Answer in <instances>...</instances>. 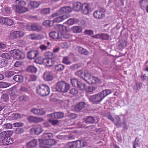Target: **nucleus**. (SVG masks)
I'll use <instances>...</instances> for the list:
<instances>
[{"instance_id": "1", "label": "nucleus", "mask_w": 148, "mask_h": 148, "mask_svg": "<svg viewBox=\"0 0 148 148\" xmlns=\"http://www.w3.org/2000/svg\"><path fill=\"white\" fill-rule=\"evenodd\" d=\"M16 2L17 4L14 6V9L15 10L16 12L23 13L29 10L28 8L25 7L26 4L25 1L17 0L16 1Z\"/></svg>"}, {"instance_id": "2", "label": "nucleus", "mask_w": 148, "mask_h": 148, "mask_svg": "<svg viewBox=\"0 0 148 148\" xmlns=\"http://www.w3.org/2000/svg\"><path fill=\"white\" fill-rule=\"evenodd\" d=\"M83 79L90 84H94L100 82L99 79L92 76L91 73L88 71L83 74Z\"/></svg>"}, {"instance_id": "3", "label": "nucleus", "mask_w": 148, "mask_h": 148, "mask_svg": "<svg viewBox=\"0 0 148 148\" xmlns=\"http://www.w3.org/2000/svg\"><path fill=\"white\" fill-rule=\"evenodd\" d=\"M36 91L38 95L42 96L48 95L50 92V89L49 86L43 84L38 86L36 88Z\"/></svg>"}, {"instance_id": "4", "label": "nucleus", "mask_w": 148, "mask_h": 148, "mask_svg": "<svg viewBox=\"0 0 148 148\" xmlns=\"http://www.w3.org/2000/svg\"><path fill=\"white\" fill-rule=\"evenodd\" d=\"M56 143V140L53 139L43 140L40 142V146L41 148H48V145H54Z\"/></svg>"}, {"instance_id": "5", "label": "nucleus", "mask_w": 148, "mask_h": 148, "mask_svg": "<svg viewBox=\"0 0 148 148\" xmlns=\"http://www.w3.org/2000/svg\"><path fill=\"white\" fill-rule=\"evenodd\" d=\"M56 88L59 91L66 92L69 88V84L63 81L59 82L56 86Z\"/></svg>"}, {"instance_id": "6", "label": "nucleus", "mask_w": 148, "mask_h": 148, "mask_svg": "<svg viewBox=\"0 0 148 148\" xmlns=\"http://www.w3.org/2000/svg\"><path fill=\"white\" fill-rule=\"evenodd\" d=\"M10 54L13 57L17 59H23L25 57V55L23 52L16 49L11 51Z\"/></svg>"}, {"instance_id": "7", "label": "nucleus", "mask_w": 148, "mask_h": 148, "mask_svg": "<svg viewBox=\"0 0 148 148\" xmlns=\"http://www.w3.org/2000/svg\"><path fill=\"white\" fill-rule=\"evenodd\" d=\"M103 99L100 92L91 96L90 97V101L93 104H98Z\"/></svg>"}, {"instance_id": "8", "label": "nucleus", "mask_w": 148, "mask_h": 148, "mask_svg": "<svg viewBox=\"0 0 148 148\" xmlns=\"http://www.w3.org/2000/svg\"><path fill=\"white\" fill-rule=\"evenodd\" d=\"M24 35V34L23 32L16 31L11 32L10 33L9 37L11 39H15L22 37Z\"/></svg>"}, {"instance_id": "9", "label": "nucleus", "mask_w": 148, "mask_h": 148, "mask_svg": "<svg viewBox=\"0 0 148 148\" xmlns=\"http://www.w3.org/2000/svg\"><path fill=\"white\" fill-rule=\"evenodd\" d=\"M71 8L69 6H65L62 8L59 11L60 15H66L68 18L70 16L69 13L71 11Z\"/></svg>"}, {"instance_id": "10", "label": "nucleus", "mask_w": 148, "mask_h": 148, "mask_svg": "<svg viewBox=\"0 0 148 148\" xmlns=\"http://www.w3.org/2000/svg\"><path fill=\"white\" fill-rule=\"evenodd\" d=\"M56 137L58 139L62 140H68L74 138V136L71 134L66 135L63 134L62 133L60 134L59 135L57 136Z\"/></svg>"}, {"instance_id": "11", "label": "nucleus", "mask_w": 148, "mask_h": 148, "mask_svg": "<svg viewBox=\"0 0 148 148\" xmlns=\"http://www.w3.org/2000/svg\"><path fill=\"white\" fill-rule=\"evenodd\" d=\"M31 112L34 114L41 116L44 115L46 112L43 109H37L34 108L31 110Z\"/></svg>"}, {"instance_id": "12", "label": "nucleus", "mask_w": 148, "mask_h": 148, "mask_svg": "<svg viewBox=\"0 0 148 148\" xmlns=\"http://www.w3.org/2000/svg\"><path fill=\"white\" fill-rule=\"evenodd\" d=\"M93 14L95 18L99 19H101L105 16V14L103 11L101 10L95 11Z\"/></svg>"}, {"instance_id": "13", "label": "nucleus", "mask_w": 148, "mask_h": 148, "mask_svg": "<svg viewBox=\"0 0 148 148\" xmlns=\"http://www.w3.org/2000/svg\"><path fill=\"white\" fill-rule=\"evenodd\" d=\"M0 23H2L10 26L14 23L13 21L10 19L4 17H0Z\"/></svg>"}, {"instance_id": "14", "label": "nucleus", "mask_w": 148, "mask_h": 148, "mask_svg": "<svg viewBox=\"0 0 148 148\" xmlns=\"http://www.w3.org/2000/svg\"><path fill=\"white\" fill-rule=\"evenodd\" d=\"M38 54V53L37 50H31L29 51L27 55L28 58L29 59H34Z\"/></svg>"}, {"instance_id": "15", "label": "nucleus", "mask_w": 148, "mask_h": 148, "mask_svg": "<svg viewBox=\"0 0 148 148\" xmlns=\"http://www.w3.org/2000/svg\"><path fill=\"white\" fill-rule=\"evenodd\" d=\"M43 78L45 81H50L53 80V77L51 72L47 71L43 74Z\"/></svg>"}, {"instance_id": "16", "label": "nucleus", "mask_w": 148, "mask_h": 148, "mask_svg": "<svg viewBox=\"0 0 148 148\" xmlns=\"http://www.w3.org/2000/svg\"><path fill=\"white\" fill-rule=\"evenodd\" d=\"M60 15V16L55 18L53 21V23L60 22L68 18V16L66 15Z\"/></svg>"}, {"instance_id": "17", "label": "nucleus", "mask_w": 148, "mask_h": 148, "mask_svg": "<svg viewBox=\"0 0 148 148\" xmlns=\"http://www.w3.org/2000/svg\"><path fill=\"white\" fill-rule=\"evenodd\" d=\"M41 59L40 58H38L36 59L34 61L36 64H42V61ZM49 60L45 58L43 59L42 64L45 65H47L49 64Z\"/></svg>"}, {"instance_id": "18", "label": "nucleus", "mask_w": 148, "mask_h": 148, "mask_svg": "<svg viewBox=\"0 0 148 148\" xmlns=\"http://www.w3.org/2000/svg\"><path fill=\"white\" fill-rule=\"evenodd\" d=\"M49 116L56 119H61L64 116V114L62 112H56L49 114Z\"/></svg>"}, {"instance_id": "19", "label": "nucleus", "mask_w": 148, "mask_h": 148, "mask_svg": "<svg viewBox=\"0 0 148 148\" xmlns=\"http://www.w3.org/2000/svg\"><path fill=\"white\" fill-rule=\"evenodd\" d=\"M83 5L80 2H76L73 3L74 9L76 11H79L81 10L83 7Z\"/></svg>"}, {"instance_id": "20", "label": "nucleus", "mask_w": 148, "mask_h": 148, "mask_svg": "<svg viewBox=\"0 0 148 148\" xmlns=\"http://www.w3.org/2000/svg\"><path fill=\"white\" fill-rule=\"evenodd\" d=\"M31 130L32 132H34L35 134L38 135L42 132L43 130L40 126L39 125L32 128L31 129Z\"/></svg>"}, {"instance_id": "21", "label": "nucleus", "mask_w": 148, "mask_h": 148, "mask_svg": "<svg viewBox=\"0 0 148 148\" xmlns=\"http://www.w3.org/2000/svg\"><path fill=\"white\" fill-rule=\"evenodd\" d=\"M29 121L30 122L38 123L42 122L43 121V119L41 118L31 116L29 117Z\"/></svg>"}, {"instance_id": "22", "label": "nucleus", "mask_w": 148, "mask_h": 148, "mask_svg": "<svg viewBox=\"0 0 148 148\" xmlns=\"http://www.w3.org/2000/svg\"><path fill=\"white\" fill-rule=\"evenodd\" d=\"M86 104L84 102H81L77 104L75 107V110L77 111H79L85 107Z\"/></svg>"}, {"instance_id": "23", "label": "nucleus", "mask_w": 148, "mask_h": 148, "mask_svg": "<svg viewBox=\"0 0 148 148\" xmlns=\"http://www.w3.org/2000/svg\"><path fill=\"white\" fill-rule=\"evenodd\" d=\"M50 36L54 39L60 38V34L58 33L55 31H53L50 32L49 34Z\"/></svg>"}, {"instance_id": "24", "label": "nucleus", "mask_w": 148, "mask_h": 148, "mask_svg": "<svg viewBox=\"0 0 148 148\" xmlns=\"http://www.w3.org/2000/svg\"><path fill=\"white\" fill-rule=\"evenodd\" d=\"M38 142L36 139H34L29 142L27 144V145L29 147H35L38 144Z\"/></svg>"}, {"instance_id": "25", "label": "nucleus", "mask_w": 148, "mask_h": 148, "mask_svg": "<svg viewBox=\"0 0 148 148\" xmlns=\"http://www.w3.org/2000/svg\"><path fill=\"white\" fill-rule=\"evenodd\" d=\"M39 2L32 1H30L28 5L29 7L30 6L33 8H38L40 5Z\"/></svg>"}, {"instance_id": "26", "label": "nucleus", "mask_w": 148, "mask_h": 148, "mask_svg": "<svg viewBox=\"0 0 148 148\" xmlns=\"http://www.w3.org/2000/svg\"><path fill=\"white\" fill-rule=\"evenodd\" d=\"M31 28L33 31H39L42 29L41 26L36 23L32 24L31 26Z\"/></svg>"}, {"instance_id": "27", "label": "nucleus", "mask_w": 148, "mask_h": 148, "mask_svg": "<svg viewBox=\"0 0 148 148\" xmlns=\"http://www.w3.org/2000/svg\"><path fill=\"white\" fill-rule=\"evenodd\" d=\"M53 136V134L50 132H45L42 136V138L44 140L48 139V138H52Z\"/></svg>"}, {"instance_id": "28", "label": "nucleus", "mask_w": 148, "mask_h": 148, "mask_svg": "<svg viewBox=\"0 0 148 148\" xmlns=\"http://www.w3.org/2000/svg\"><path fill=\"white\" fill-rule=\"evenodd\" d=\"M103 99L105 97L111 93V91L109 89H106L100 92Z\"/></svg>"}, {"instance_id": "29", "label": "nucleus", "mask_w": 148, "mask_h": 148, "mask_svg": "<svg viewBox=\"0 0 148 148\" xmlns=\"http://www.w3.org/2000/svg\"><path fill=\"white\" fill-rule=\"evenodd\" d=\"M83 7L84 8L82 11V13L84 14H87L89 13V6L86 4H84Z\"/></svg>"}, {"instance_id": "30", "label": "nucleus", "mask_w": 148, "mask_h": 148, "mask_svg": "<svg viewBox=\"0 0 148 148\" xmlns=\"http://www.w3.org/2000/svg\"><path fill=\"white\" fill-rule=\"evenodd\" d=\"M27 71L29 72L36 73L37 71L36 68L33 66L30 65L26 69Z\"/></svg>"}, {"instance_id": "31", "label": "nucleus", "mask_w": 148, "mask_h": 148, "mask_svg": "<svg viewBox=\"0 0 148 148\" xmlns=\"http://www.w3.org/2000/svg\"><path fill=\"white\" fill-rule=\"evenodd\" d=\"M13 79L16 82H22L23 81V77L21 76L16 75L13 77Z\"/></svg>"}, {"instance_id": "32", "label": "nucleus", "mask_w": 148, "mask_h": 148, "mask_svg": "<svg viewBox=\"0 0 148 148\" xmlns=\"http://www.w3.org/2000/svg\"><path fill=\"white\" fill-rule=\"evenodd\" d=\"M73 148H81V143L80 140H77L76 142H72Z\"/></svg>"}, {"instance_id": "33", "label": "nucleus", "mask_w": 148, "mask_h": 148, "mask_svg": "<svg viewBox=\"0 0 148 148\" xmlns=\"http://www.w3.org/2000/svg\"><path fill=\"white\" fill-rule=\"evenodd\" d=\"M72 29L74 33H80L82 32L81 27L78 26H74L73 27Z\"/></svg>"}, {"instance_id": "34", "label": "nucleus", "mask_w": 148, "mask_h": 148, "mask_svg": "<svg viewBox=\"0 0 148 148\" xmlns=\"http://www.w3.org/2000/svg\"><path fill=\"white\" fill-rule=\"evenodd\" d=\"M78 52L80 53L86 55H87L88 54V52L86 49L83 47H78Z\"/></svg>"}, {"instance_id": "35", "label": "nucleus", "mask_w": 148, "mask_h": 148, "mask_svg": "<svg viewBox=\"0 0 148 148\" xmlns=\"http://www.w3.org/2000/svg\"><path fill=\"white\" fill-rule=\"evenodd\" d=\"M44 55L46 58L48 59H51L54 57V55L51 52L47 51L45 52Z\"/></svg>"}, {"instance_id": "36", "label": "nucleus", "mask_w": 148, "mask_h": 148, "mask_svg": "<svg viewBox=\"0 0 148 148\" xmlns=\"http://www.w3.org/2000/svg\"><path fill=\"white\" fill-rule=\"evenodd\" d=\"M40 35L38 34H33L28 35V37L32 40H37L39 38Z\"/></svg>"}, {"instance_id": "37", "label": "nucleus", "mask_w": 148, "mask_h": 148, "mask_svg": "<svg viewBox=\"0 0 148 148\" xmlns=\"http://www.w3.org/2000/svg\"><path fill=\"white\" fill-rule=\"evenodd\" d=\"M10 117L12 119H15L22 118L23 116L19 113H15L12 114Z\"/></svg>"}, {"instance_id": "38", "label": "nucleus", "mask_w": 148, "mask_h": 148, "mask_svg": "<svg viewBox=\"0 0 148 148\" xmlns=\"http://www.w3.org/2000/svg\"><path fill=\"white\" fill-rule=\"evenodd\" d=\"M95 119L93 117L88 116L86 119V122L88 124L93 123L95 122Z\"/></svg>"}, {"instance_id": "39", "label": "nucleus", "mask_w": 148, "mask_h": 148, "mask_svg": "<svg viewBox=\"0 0 148 148\" xmlns=\"http://www.w3.org/2000/svg\"><path fill=\"white\" fill-rule=\"evenodd\" d=\"M12 138L10 137H8L5 138L3 140V141L4 143V144L6 145H8L12 143Z\"/></svg>"}, {"instance_id": "40", "label": "nucleus", "mask_w": 148, "mask_h": 148, "mask_svg": "<svg viewBox=\"0 0 148 148\" xmlns=\"http://www.w3.org/2000/svg\"><path fill=\"white\" fill-rule=\"evenodd\" d=\"M16 72L13 71H7L5 73V76L7 77H9L15 74Z\"/></svg>"}, {"instance_id": "41", "label": "nucleus", "mask_w": 148, "mask_h": 148, "mask_svg": "<svg viewBox=\"0 0 148 148\" xmlns=\"http://www.w3.org/2000/svg\"><path fill=\"white\" fill-rule=\"evenodd\" d=\"M87 70L85 71H83V70H80L75 73V74L78 77L83 79V74L85 73L86 72Z\"/></svg>"}, {"instance_id": "42", "label": "nucleus", "mask_w": 148, "mask_h": 148, "mask_svg": "<svg viewBox=\"0 0 148 148\" xmlns=\"http://www.w3.org/2000/svg\"><path fill=\"white\" fill-rule=\"evenodd\" d=\"M24 131V129L22 128H16L14 131V133L18 134H20L23 133Z\"/></svg>"}, {"instance_id": "43", "label": "nucleus", "mask_w": 148, "mask_h": 148, "mask_svg": "<svg viewBox=\"0 0 148 148\" xmlns=\"http://www.w3.org/2000/svg\"><path fill=\"white\" fill-rule=\"evenodd\" d=\"M10 84L8 83L5 82H0V88H3L9 87Z\"/></svg>"}, {"instance_id": "44", "label": "nucleus", "mask_w": 148, "mask_h": 148, "mask_svg": "<svg viewBox=\"0 0 148 148\" xmlns=\"http://www.w3.org/2000/svg\"><path fill=\"white\" fill-rule=\"evenodd\" d=\"M18 98L20 101H26L29 99L27 96L25 95L20 96L18 97Z\"/></svg>"}, {"instance_id": "45", "label": "nucleus", "mask_w": 148, "mask_h": 148, "mask_svg": "<svg viewBox=\"0 0 148 148\" xmlns=\"http://www.w3.org/2000/svg\"><path fill=\"white\" fill-rule=\"evenodd\" d=\"M62 62L65 64H71V62L70 61L68 57H64L63 59Z\"/></svg>"}, {"instance_id": "46", "label": "nucleus", "mask_w": 148, "mask_h": 148, "mask_svg": "<svg viewBox=\"0 0 148 148\" xmlns=\"http://www.w3.org/2000/svg\"><path fill=\"white\" fill-rule=\"evenodd\" d=\"M79 82L78 81V80L74 78L71 79V82L72 85L74 87H76L77 85V84H78V82Z\"/></svg>"}, {"instance_id": "47", "label": "nucleus", "mask_w": 148, "mask_h": 148, "mask_svg": "<svg viewBox=\"0 0 148 148\" xmlns=\"http://www.w3.org/2000/svg\"><path fill=\"white\" fill-rule=\"evenodd\" d=\"M142 85V83H137L134 87V89L136 90H139L141 88V87Z\"/></svg>"}, {"instance_id": "48", "label": "nucleus", "mask_w": 148, "mask_h": 148, "mask_svg": "<svg viewBox=\"0 0 148 148\" xmlns=\"http://www.w3.org/2000/svg\"><path fill=\"white\" fill-rule=\"evenodd\" d=\"M12 127V125L10 123H5L3 125V128L5 129H10Z\"/></svg>"}, {"instance_id": "49", "label": "nucleus", "mask_w": 148, "mask_h": 148, "mask_svg": "<svg viewBox=\"0 0 148 148\" xmlns=\"http://www.w3.org/2000/svg\"><path fill=\"white\" fill-rule=\"evenodd\" d=\"M59 30L61 32L66 31H67V27L66 26L62 25H58Z\"/></svg>"}, {"instance_id": "50", "label": "nucleus", "mask_w": 148, "mask_h": 148, "mask_svg": "<svg viewBox=\"0 0 148 148\" xmlns=\"http://www.w3.org/2000/svg\"><path fill=\"white\" fill-rule=\"evenodd\" d=\"M85 85L84 84H82L79 82L77 84V86L78 89L80 90H83L85 88Z\"/></svg>"}, {"instance_id": "51", "label": "nucleus", "mask_w": 148, "mask_h": 148, "mask_svg": "<svg viewBox=\"0 0 148 148\" xmlns=\"http://www.w3.org/2000/svg\"><path fill=\"white\" fill-rule=\"evenodd\" d=\"M14 127H19L23 126L24 125L23 123L21 122H16L13 124Z\"/></svg>"}, {"instance_id": "52", "label": "nucleus", "mask_w": 148, "mask_h": 148, "mask_svg": "<svg viewBox=\"0 0 148 148\" xmlns=\"http://www.w3.org/2000/svg\"><path fill=\"white\" fill-rule=\"evenodd\" d=\"M50 11L49 8H46L41 9L40 12L41 13L45 14L49 13Z\"/></svg>"}, {"instance_id": "53", "label": "nucleus", "mask_w": 148, "mask_h": 148, "mask_svg": "<svg viewBox=\"0 0 148 148\" xmlns=\"http://www.w3.org/2000/svg\"><path fill=\"white\" fill-rule=\"evenodd\" d=\"M109 38V36L107 34H101L100 39L102 40H108Z\"/></svg>"}, {"instance_id": "54", "label": "nucleus", "mask_w": 148, "mask_h": 148, "mask_svg": "<svg viewBox=\"0 0 148 148\" xmlns=\"http://www.w3.org/2000/svg\"><path fill=\"white\" fill-rule=\"evenodd\" d=\"M64 65H56L55 67L56 70L60 71H62L64 69Z\"/></svg>"}, {"instance_id": "55", "label": "nucleus", "mask_w": 148, "mask_h": 148, "mask_svg": "<svg viewBox=\"0 0 148 148\" xmlns=\"http://www.w3.org/2000/svg\"><path fill=\"white\" fill-rule=\"evenodd\" d=\"M69 36L68 34H60V38L68 39H69Z\"/></svg>"}, {"instance_id": "56", "label": "nucleus", "mask_w": 148, "mask_h": 148, "mask_svg": "<svg viewBox=\"0 0 148 148\" xmlns=\"http://www.w3.org/2000/svg\"><path fill=\"white\" fill-rule=\"evenodd\" d=\"M43 25L46 27H50L51 26V21L49 20H47L43 22Z\"/></svg>"}, {"instance_id": "57", "label": "nucleus", "mask_w": 148, "mask_h": 148, "mask_svg": "<svg viewBox=\"0 0 148 148\" xmlns=\"http://www.w3.org/2000/svg\"><path fill=\"white\" fill-rule=\"evenodd\" d=\"M63 148H73L72 142L68 143L64 145Z\"/></svg>"}, {"instance_id": "58", "label": "nucleus", "mask_w": 148, "mask_h": 148, "mask_svg": "<svg viewBox=\"0 0 148 148\" xmlns=\"http://www.w3.org/2000/svg\"><path fill=\"white\" fill-rule=\"evenodd\" d=\"M75 19L74 18H71L69 19L66 23L69 25H72L75 23Z\"/></svg>"}, {"instance_id": "59", "label": "nucleus", "mask_w": 148, "mask_h": 148, "mask_svg": "<svg viewBox=\"0 0 148 148\" xmlns=\"http://www.w3.org/2000/svg\"><path fill=\"white\" fill-rule=\"evenodd\" d=\"M1 57L7 59H9L10 57L9 54L6 53H2L1 55Z\"/></svg>"}, {"instance_id": "60", "label": "nucleus", "mask_w": 148, "mask_h": 148, "mask_svg": "<svg viewBox=\"0 0 148 148\" xmlns=\"http://www.w3.org/2000/svg\"><path fill=\"white\" fill-rule=\"evenodd\" d=\"M78 92V91L77 89L73 88L70 90V93L71 94L75 95L77 94Z\"/></svg>"}, {"instance_id": "61", "label": "nucleus", "mask_w": 148, "mask_h": 148, "mask_svg": "<svg viewBox=\"0 0 148 148\" xmlns=\"http://www.w3.org/2000/svg\"><path fill=\"white\" fill-rule=\"evenodd\" d=\"M133 146L139 147L140 146V144L139 143V141L137 140V138H136L134 143L133 144Z\"/></svg>"}, {"instance_id": "62", "label": "nucleus", "mask_w": 148, "mask_h": 148, "mask_svg": "<svg viewBox=\"0 0 148 148\" xmlns=\"http://www.w3.org/2000/svg\"><path fill=\"white\" fill-rule=\"evenodd\" d=\"M85 33L86 34L90 35L92 37L94 34L93 32L91 30H86L85 31Z\"/></svg>"}, {"instance_id": "63", "label": "nucleus", "mask_w": 148, "mask_h": 148, "mask_svg": "<svg viewBox=\"0 0 148 148\" xmlns=\"http://www.w3.org/2000/svg\"><path fill=\"white\" fill-rule=\"evenodd\" d=\"M9 133V132L7 131H4L1 132L0 133V135L2 137H5L6 136V135Z\"/></svg>"}, {"instance_id": "64", "label": "nucleus", "mask_w": 148, "mask_h": 148, "mask_svg": "<svg viewBox=\"0 0 148 148\" xmlns=\"http://www.w3.org/2000/svg\"><path fill=\"white\" fill-rule=\"evenodd\" d=\"M2 99L4 101H6L8 99V95L6 94H3L2 96Z\"/></svg>"}]
</instances>
